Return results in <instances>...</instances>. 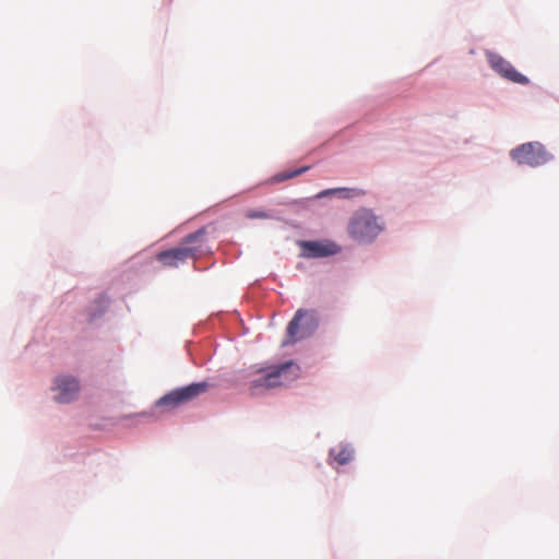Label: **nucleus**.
<instances>
[{"mask_svg":"<svg viewBox=\"0 0 559 559\" xmlns=\"http://www.w3.org/2000/svg\"><path fill=\"white\" fill-rule=\"evenodd\" d=\"M347 231L355 241L368 243L382 231V225L371 211L362 209L352 216Z\"/></svg>","mask_w":559,"mask_h":559,"instance_id":"f257e3e1","label":"nucleus"},{"mask_svg":"<svg viewBox=\"0 0 559 559\" xmlns=\"http://www.w3.org/2000/svg\"><path fill=\"white\" fill-rule=\"evenodd\" d=\"M300 367L294 361H287L278 366H273L264 370V373L252 381V388L263 386L273 389L287 385L298 379Z\"/></svg>","mask_w":559,"mask_h":559,"instance_id":"f03ea898","label":"nucleus"},{"mask_svg":"<svg viewBox=\"0 0 559 559\" xmlns=\"http://www.w3.org/2000/svg\"><path fill=\"white\" fill-rule=\"evenodd\" d=\"M209 389L207 382L192 383L187 386L178 388L169 393L162 396L157 402V407H165L168 409H175L181 405H185L201 394L205 393Z\"/></svg>","mask_w":559,"mask_h":559,"instance_id":"7ed1b4c3","label":"nucleus"},{"mask_svg":"<svg viewBox=\"0 0 559 559\" xmlns=\"http://www.w3.org/2000/svg\"><path fill=\"white\" fill-rule=\"evenodd\" d=\"M513 160L520 165L537 167L545 165L551 159V154L547 152L540 142H527L521 144L510 152Z\"/></svg>","mask_w":559,"mask_h":559,"instance_id":"20e7f679","label":"nucleus"},{"mask_svg":"<svg viewBox=\"0 0 559 559\" xmlns=\"http://www.w3.org/2000/svg\"><path fill=\"white\" fill-rule=\"evenodd\" d=\"M202 236L203 231L190 234L179 247L159 252L157 260L165 266H178L188 259L195 257L198 250L191 247L190 243Z\"/></svg>","mask_w":559,"mask_h":559,"instance_id":"39448f33","label":"nucleus"},{"mask_svg":"<svg viewBox=\"0 0 559 559\" xmlns=\"http://www.w3.org/2000/svg\"><path fill=\"white\" fill-rule=\"evenodd\" d=\"M485 55L490 68L503 79L521 85L530 83V80L525 75L516 71L513 66L500 55L492 51H486Z\"/></svg>","mask_w":559,"mask_h":559,"instance_id":"423d86ee","label":"nucleus"},{"mask_svg":"<svg viewBox=\"0 0 559 559\" xmlns=\"http://www.w3.org/2000/svg\"><path fill=\"white\" fill-rule=\"evenodd\" d=\"M53 389L58 391L56 401L67 404L74 401L80 392V383L76 378L71 376H59L55 380Z\"/></svg>","mask_w":559,"mask_h":559,"instance_id":"0eeeda50","label":"nucleus"},{"mask_svg":"<svg viewBox=\"0 0 559 559\" xmlns=\"http://www.w3.org/2000/svg\"><path fill=\"white\" fill-rule=\"evenodd\" d=\"M304 255L307 258H322L336 254L341 248L332 241H305L301 245Z\"/></svg>","mask_w":559,"mask_h":559,"instance_id":"6e6552de","label":"nucleus"},{"mask_svg":"<svg viewBox=\"0 0 559 559\" xmlns=\"http://www.w3.org/2000/svg\"><path fill=\"white\" fill-rule=\"evenodd\" d=\"M306 316H308V311H306L304 309H299L295 313L293 320L289 322V324L287 326V340L284 342L285 345L295 343L296 341L304 337V334L299 332V325H300L301 320Z\"/></svg>","mask_w":559,"mask_h":559,"instance_id":"1a4fd4ad","label":"nucleus"},{"mask_svg":"<svg viewBox=\"0 0 559 559\" xmlns=\"http://www.w3.org/2000/svg\"><path fill=\"white\" fill-rule=\"evenodd\" d=\"M353 450L348 447H342L338 451L331 450L330 454L333 456L334 461L340 465H345L349 463L353 459Z\"/></svg>","mask_w":559,"mask_h":559,"instance_id":"9d476101","label":"nucleus"},{"mask_svg":"<svg viewBox=\"0 0 559 559\" xmlns=\"http://www.w3.org/2000/svg\"><path fill=\"white\" fill-rule=\"evenodd\" d=\"M308 169H309V167L305 166V167H300V168H297L292 171H282L275 176V180L278 182L285 181V180L292 179L294 177H297V176L306 173Z\"/></svg>","mask_w":559,"mask_h":559,"instance_id":"9b49d317","label":"nucleus"},{"mask_svg":"<svg viewBox=\"0 0 559 559\" xmlns=\"http://www.w3.org/2000/svg\"><path fill=\"white\" fill-rule=\"evenodd\" d=\"M245 217L248 219H267L271 215L264 210L250 209L245 212Z\"/></svg>","mask_w":559,"mask_h":559,"instance_id":"f8f14e48","label":"nucleus"},{"mask_svg":"<svg viewBox=\"0 0 559 559\" xmlns=\"http://www.w3.org/2000/svg\"><path fill=\"white\" fill-rule=\"evenodd\" d=\"M338 191H343V190L342 189L325 190V191L321 192L319 195L323 197V195H326V194H330V193H334V192H338Z\"/></svg>","mask_w":559,"mask_h":559,"instance_id":"ddd939ff","label":"nucleus"}]
</instances>
